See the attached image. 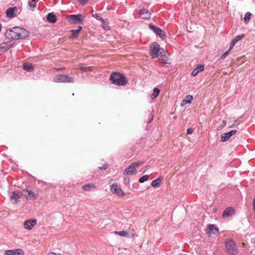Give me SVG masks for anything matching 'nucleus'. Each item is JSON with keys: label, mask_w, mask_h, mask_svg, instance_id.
I'll return each mask as SVG.
<instances>
[{"label": "nucleus", "mask_w": 255, "mask_h": 255, "mask_svg": "<svg viewBox=\"0 0 255 255\" xmlns=\"http://www.w3.org/2000/svg\"><path fill=\"white\" fill-rule=\"evenodd\" d=\"M35 1L32 2V1H30L29 0L28 1V6L31 10H33L34 8L35 7Z\"/></svg>", "instance_id": "obj_31"}, {"label": "nucleus", "mask_w": 255, "mask_h": 255, "mask_svg": "<svg viewBox=\"0 0 255 255\" xmlns=\"http://www.w3.org/2000/svg\"><path fill=\"white\" fill-rule=\"evenodd\" d=\"M235 213V209L233 207L227 208L223 213V217H228L232 215H233Z\"/></svg>", "instance_id": "obj_15"}, {"label": "nucleus", "mask_w": 255, "mask_h": 255, "mask_svg": "<svg viewBox=\"0 0 255 255\" xmlns=\"http://www.w3.org/2000/svg\"><path fill=\"white\" fill-rule=\"evenodd\" d=\"M16 196H17V199L18 198V197H19L20 196L19 194L17 191Z\"/></svg>", "instance_id": "obj_49"}, {"label": "nucleus", "mask_w": 255, "mask_h": 255, "mask_svg": "<svg viewBox=\"0 0 255 255\" xmlns=\"http://www.w3.org/2000/svg\"><path fill=\"white\" fill-rule=\"evenodd\" d=\"M239 124V122H238V120H236L234 124H233V125H237Z\"/></svg>", "instance_id": "obj_47"}, {"label": "nucleus", "mask_w": 255, "mask_h": 255, "mask_svg": "<svg viewBox=\"0 0 255 255\" xmlns=\"http://www.w3.org/2000/svg\"><path fill=\"white\" fill-rule=\"evenodd\" d=\"M82 26H79L78 28L77 29H73L71 30V32H74L75 33L78 34V33L80 31V30L82 29Z\"/></svg>", "instance_id": "obj_37"}, {"label": "nucleus", "mask_w": 255, "mask_h": 255, "mask_svg": "<svg viewBox=\"0 0 255 255\" xmlns=\"http://www.w3.org/2000/svg\"><path fill=\"white\" fill-rule=\"evenodd\" d=\"M17 255H24V251L22 250L17 249Z\"/></svg>", "instance_id": "obj_39"}, {"label": "nucleus", "mask_w": 255, "mask_h": 255, "mask_svg": "<svg viewBox=\"0 0 255 255\" xmlns=\"http://www.w3.org/2000/svg\"><path fill=\"white\" fill-rule=\"evenodd\" d=\"M10 199L13 200V203L16 204V191H14L10 197Z\"/></svg>", "instance_id": "obj_36"}, {"label": "nucleus", "mask_w": 255, "mask_h": 255, "mask_svg": "<svg viewBox=\"0 0 255 255\" xmlns=\"http://www.w3.org/2000/svg\"><path fill=\"white\" fill-rule=\"evenodd\" d=\"M194 130L192 128H188L187 130V134H190L193 133Z\"/></svg>", "instance_id": "obj_42"}, {"label": "nucleus", "mask_w": 255, "mask_h": 255, "mask_svg": "<svg viewBox=\"0 0 255 255\" xmlns=\"http://www.w3.org/2000/svg\"><path fill=\"white\" fill-rule=\"evenodd\" d=\"M79 68L82 71H87L88 70H89L90 69V67H84L82 64H79Z\"/></svg>", "instance_id": "obj_34"}, {"label": "nucleus", "mask_w": 255, "mask_h": 255, "mask_svg": "<svg viewBox=\"0 0 255 255\" xmlns=\"http://www.w3.org/2000/svg\"><path fill=\"white\" fill-rule=\"evenodd\" d=\"M188 103L187 102V101L185 100V99L182 101V102H181V104H180V106H182V107H183L184 106H185L186 104H187Z\"/></svg>", "instance_id": "obj_44"}, {"label": "nucleus", "mask_w": 255, "mask_h": 255, "mask_svg": "<svg viewBox=\"0 0 255 255\" xmlns=\"http://www.w3.org/2000/svg\"><path fill=\"white\" fill-rule=\"evenodd\" d=\"M93 16L95 18H96L98 20H100L101 19L102 21H104L103 19H102L98 15V13H95V14H92Z\"/></svg>", "instance_id": "obj_40"}, {"label": "nucleus", "mask_w": 255, "mask_h": 255, "mask_svg": "<svg viewBox=\"0 0 255 255\" xmlns=\"http://www.w3.org/2000/svg\"><path fill=\"white\" fill-rule=\"evenodd\" d=\"M149 27L162 39H164L166 37V36L164 34L163 31L159 27H156L151 24L149 25Z\"/></svg>", "instance_id": "obj_8"}, {"label": "nucleus", "mask_w": 255, "mask_h": 255, "mask_svg": "<svg viewBox=\"0 0 255 255\" xmlns=\"http://www.w3.org/2000/svg\"><path fill=\"white\" fill-rule=\"evenodd\" d=\"M16 27H14L12 28H9L5 32V36L8 39H11L10 40L13 43V45L15 43V38H16Z\"/></svg>", "instance_id": "obj_5"}, {"label": "nucleus", "mask_w": 255, "mask_h": 255, "mask_svg": "<svg viewBox=\"0 0 255 255\" xmlns=\"http://www.w3.org/2000/svg\"><path fill=\"white\" fill-rule=\"evenodd\" d=\"M36 224V220L29 219L24 222L23 226L25 229L27 230H31Z\"/></svg>", "instance_id": "obj_12"}, {"label": "nucleus", "mask_w": 255, "mask_h": 255, "mask_svg": "<svg viewBox=\"0 0 255 255\" xmlns=\"http://www.w3.org/2000/svg\"><path fill=\"white\" fill-rule=\"evenodd\" d=\"M223 124H224V125H225L226 124V122L225 121H223Z\"/></svg>", "instance_id": "obj_51"}, {"label": "nucleus", "mask_w": 255, "mask_h": 255, "mask_svg": "<svg viewBox=\"0 0 255 255\" xmlns=\"http://www.w3.org/2000/svg\"><path fill=\"white\" fill-rule=\"evenodd\" d=\"M111 192L118 195L120 196H124L125 194L121 188L118 187V185L116 184H113L110 186Z\"/></svg>", "instance_id": "obj_13"}, {"label": "nucleus", "mask_w": 255, "mask_h": 255, "mask_svg": "<svg viewBox=\"0 0 255 255\" xmlns=\"http://www.w3.org/2000/svg\"><path fill=\"white\" fill-rule=\"evenodd\" d=\"M150 55L152 58H157L160 53H165L163 48H161L157 42L152 43L149 46Z\"/></svg>", "instance_id": "obj_2"}, {"label": "nucleus", "mask_w": 255, "mask_h": 255, "mask_svg": "<svg viewBox=\"0 0 255 255\" xmlns=\"http://www.w3.org/2000/svg\"><path fill=\"white\" fill-rule=\"evenodd\" d=\"M193 97L191 95H187L185 98V100L187 101L188 103H190L193 100Z\"/></svg>", "instance_id": "obj_35"}, {"label": "nucleus", "mask_w": 255, "mask_h": 255, "mask_svg": "<svg viewBox=\"0 0 255 255\" xmlns=\"http://www.w3.org/2000/svg\"><path fill=\"white\" fill-rule=\"evenodd\" d=\"M108 167V164L107 163H105L103 165L101 166H99V169L100 170L102 169H106Z\"/></svg>", "instance_id": "obj_41"}, {"label": "nucleus", "mask_w": 255, "mask_h": 255, "mask_svg": "<svg viewBox=\"0 0 255 255\" xmlns=\"http://www.w3.org/2000/svg\"><path fill=\"white\" fill-rule=\"evenodd\" d=\"M244 34H241L236 36L232 40L230 43V49H232L234 45L236 44V43L238 42L239 40H241L244 37Z\"/></svg>", "instance_id": "obj_20"}, {"label": "nucleus", "mask_w": 255, "mask_h": 255, "mask_svg": "<svg viewBox=\"0 0 255 255\" xmlns=\"http://www.w3.org/2000/svg\"><path fill=\"white\" fill-rule=\"evenodd\" d=\"M232 49H230V47H229V49L226 52H225L224 54H223L221 57H220V58L221 59H225L229 54V53L230 52L231 50H232Z\"/></svg>", "instance_id": "obj_33"}, {"label": "nucleus", "mask_w": 255, "mask_h": 255, "mask_svg": "<svg viewBox=\"0 0 255 255\" xmlns=\"http://www.w3.org/2000/svg\"><path fill=\"white\" fill-rule=\"evenodd\" d=\"M152 119H153V116H152V117H151V118H150V120H149V122H150L152 120Z\"/></svg>", "instance_id": "obj_50"}, {"label": "nucleus", "mask_w": 255, "mask_h": 255, "mask_svg": "<svg viewBox=\"0 0 255 255\" xmlns=\"http://www.w3.org/2000/svg\"><path fill=\"white\" fill-rule=\"evenodd\" d=\"M124 180H125V182H126L127 183H128V182L129 181V179L128 177H125Z\"/></svg>", "instance_id": "obj_46"}, {"label": "nucleus", "mask_w": 255, "mask_h": 255, "mask_svg": "<svg viewBox=\"0 0 255 255\" xmlns=\"http://www.w3.org/2000/svg\"><path fill=\"white\" fill-rule=\"evenodd\" d=\"M252 15V14L251 12H247L245 15L244 21L245 22H249L251 18Z\"/></svg>", "instance_id": "obj_28"}, {"label": "nucleus", "mask_w": 255, "mask_h": 255, "mask_svg": "<svg viewBox=\"0 0 255 255\" xmlns=\"http://www.w3.org/2000/svg\"><path fill=\"white\" fill-rule=\"evenodd\" d=\"M226 250L227 252L230 255H236L238 252V249L237 245L233 240L228 239L226 241Z\"/></svg>", "instance_id": "obj_3"}, {"label": "nucleus", "mask_w": 255, "mask_h": 255, "mask_svg": "<svg viewBox=\"0 0 255 255\" xmlns=\"http://www.w3.org/2000/svg\"><path fill=\"white\" fill-rule=\"evenodd\" d=\"M136 169L134 168V166L130 164L124 171L125 175H129L136 173Z\"/></svg>", "instance_id": "obj_16"}, {"label": "nucleus", "mask_w": 255, "mask_h": 255, "mask_svg": "<svg viewBox=\"0 0 255 255\" xmlns=\"http://www.w3.org/2000/svg\"><path fill=\"white\" fill-rule=\"evenodd\" d=\"M13 45L11 41L3 42L0 44V54L10 48Z\"/></svg>", "instance_id": "obj_11"}, {"label": "nucleus", "mask_w": 255, "mask_h": 255, "mask_svg": "<svg viewBox=\"0 0 255 255\" xmlns=\"http://www.w3.org/2000/svg\"><path fill=\"white\" fill-rule=\"evenodd\" d=\"M56 83H73L74 80L72 77L67 75L58 74L53 78V80Z\"/></svg>", "instance_id": "obj_4"}, {"label": "nucleus", "mask_w": 255, "mask_h": 255, "mask_svg": "<svg viewBox=\"0 0 255 255\" xmlns=\"http://www.w3.org/2000/svg\"><path fill=\"white\" fill-rule=\"evenodd\" d=\"M140 16L142 19L149 18L150 17V13L146 9L142 8L140 10Z\"/></svg>", "instance_id": "obj_18"}, {"label": "nucleus", "mask_w": 255, "mask_h": 255, "mask_svg": "<svg viewBox=\"0 0 255 255\" xmlns=\"http://www.w3.org/2000/svg\"><path fill=\"white\" fill-rule=\"evenodd\" d=\"M29 32L25 29L17 26V39H24L27 37Z\"/></svg>", "instance_id": "obj_7"}, {"label": "nucleus", "mask_w": 255, "mask_h": 255, "mask_svg": "<svg viewBox=\"0 0 255 255\" xmlns=\"http://www.w3.org/2000/svg\"><path fill=\"white\" fill-rule=\"evenodd\" d=\"M150 167V165H146L145 166V167H143L142 168V170H143V171H146V170H147L149 167Z\"/></svg>", "instance_id": "obj_45"}, {"label": "nucleus", "mask_w": 255, "mask_h": 255, "mask_svg": "<svg viewBox=\"0 0 255 255\" xmlns=\"http://www.w3.org/2000/svg\"><path fill=\"white\" fill-rule=\"evenodd\" d=\"M161 183V178H158L155 180L152 181L151 183V186L154 187H159Z\"/></svg>", "instance_id": "obj_26"}, {"label": "nucleus", "mask_w": 255, "mask_h": 255, "mask_svg": "<svg viewBox=\"0 0 255 255\" xmlns=\"http://www.w3.org/2000/svg\"><path fill=\"white\" fill-rule=\"evenodd\" d=\"M144 163V161H138V162H134L132 163L131 164L134 166V168L136 169V168L138 167L139 165L143 164Z\"/></svg>", "instance_id": "obj_30"}, {"label": "nucleus", "mask_w": 255, "mask_h": 255, "mask_svg": "<svg viewBox=\"0 0 255 255\" xmlns=\"http://www.w3.org/2000/svg\"><path fill=\"white\" fill-rule=\"evenodd\" d=\"M72 34L70 36V38H76L78 37V34L75 33L74 32H71Z\"/></svg>", "instance_id": "obj_38"}, {"label": "nucleus", "mask_w": 255, "mask_h": 255, "mask_svg": "<svg viewBox=\"0 0 255 255\" xmlns=\"http://www.w3.org/2000/svg\"><path fill=\"white\" fill-rule=\"evenodd\" d=\"M160 90L157 88H154L153 91V93L151 95V99L152 100L156 98L159 94Z\"/></svg>", "instance_id": "obj_27"}, {"label": "nucleus", "mask_w": 255, "mask_h": 255, "mask_svg": "<svg viewBox=\"0 0 255 255\" xmlns=\"http://www.w3.org/2000/svg\"><path fill=\"white\" fill-rule=\"evenodd\" d=\"M5 255H16V250H7L5 251Z\"/></svg>", "instance_id": "obj_32"}, {"label": "nucleus", "mask_w": 255, "mask_h": 255, "mask_svg": "<svg viewBox=\"0 0 255 255\" xmlns=\"http://www.w3.org/2000/svg\"><path fill=\"white\" fill-rule=\"evenodd\" d=\"M47 21L51 23H55L57 21L56 16L53 13H49L47 16Z\"/></svg>", "instance_id": "obj_21"}, {"label": "nucleus", "mask_w": 255, "mask_h": 255, "mask_svg": "<svg viewBox=\"0 0 255 255\" xmlns=\"http://www.w3.org/2000/svg\"><path fill=\"white\" fill-rule=\"evenodd\" d=\"M149 178L148 175H144L139 179V182L140 183H143L145 181H147Z\"/></svg>", "instance_id": "obj_29"}, {"label": "nucleus", "mask_w": 255, "mask_h": 255, "mask_svg": "<svg viewBox=\"0 0 255 255\" xmlns=\"http://www.w3.org/2000/svg\"><path fill=\"white\" fill-rule=\"evenodd\" d=\"M23 69L26 71L31 72L33 70V67L31 64L24 63L23 64Z\"/></svg>", "instance_id": "obj_25"}, {"label": "nucleus", "mask_w": 255, "mask_h": 255, "mask_svg": "<svg viewBox=\"0 0 255 255\" xmlns=\"http://www.w3.org/2000/svg\"><path fill=\"white\" fill-rule=\"evenodd\" d=\"M25 193L24 196L27 199L34 200L38 198V194L31 191L27 190Z\"/></svg>", "instance_id": "obj_17"}, {"label": "nucleus", "mask_w": 255, "mask_h": 255, "mask_svg": "<svg viewBox=\"0 0 255 255\" xmlns=\"http://www.w3.org/2000/svg\"><path fill=\"white\" fill-rule=\"evenodd\" d=\"M69 18L71 23H81L83 20V16L81 14L70 15Z\"/></svg>", "instance_id": "obj_6"}, {"label": "nucleus", "mask_w": 255, "mask_h": 255, "mask_svg": "<svg viewBox=\"0 0 255 255\" xmlns=\"http://www.w3.org/2000/svg\"><path fill=\"white\" fill-rule=\"evenodd\" d=\"M158 58V60L160 63H168V62H167V61L168 60V58L166 55V54H164V53H160L159 54Z\"/></svg>", "instance_id": "obj_22"}, {"label": "nucleus", "mask_w": 255, "mask_h": 255, "mask_svg": "<svg viewBox=\"0 0 255 255\" xmlns=\"http://www.w3.org/2000/svg\"><path fill=\"white\" fill-rule=\"evenodd\" d=\"M253 206H254V209L255 211V198L254 199V201H253Z\"/></svg>", "instance_id": "obj_48"}, {"label": "nucleus", "mask_w": 255, "mask_h": 255, "mask_svg": "<svg viewBox=\"0 0 255 255\" xmlns=\"http://www.w3.org/2000/svg\"><path fill=\"white\" fill-rule=\"evenodd\" d=\"M110 80L112 83L118 86H124L127 84L125 76L118 72L113 73L111 75Z\"/></svg>", "instance_id": "obj_1"}, {"label": "nucleus", "mask_w": 255, "mask_h": 255, "mask_svg": "<svg viewBox=\"0 0 255 255\" xmlns=\"http://www.w3.org/2000/svg\"><path fill=\"white\" fill-rule=\"evenodd\" d=\"M237 132V130L234 129L230 131L229 132L222 133L221 135V141L225 142L228 140L232 135H234Z\"/></svg>", "instance_id": "obj_10"}, {"label": "nucleus", "mask_w": 255, "mask_h": 255, "mask_svg": "<svg viewBox=\"0 0 255 255\" xmlns=\"http://www.w3.org/2000/svg\"><path fill=\"white\" fill-rule=\"evenodd\" d=\"M208 232L209 234H216L219 233L218 228L214 224H209L207 227Z\"/></svg>", "instance_id": "obj_14"}, {"label": "nucleus", "mask_w": 255, "mask_h": 255, "mask_svg": "<svg viewBox=\"0 0 255 255\" xmlns=\"http://www.w3.org/2000/svg\"><path fill=\"white\" fill-rule=\"evenodd\" d=\"M78 1L82 5L86 4L88 2V0H78Z\"/></svg>", "instance_id": "obj_43"}, {"label": "nucleus", "mask_w": 255, "mask_h": 255, "mask_svg": "<svg viewBox=\"0 0 255 255\" xmlns=\"http://www.w3.org/2000/svg\"><path fill=\"white\" fill-rule=\"evenodd\" d=\"M204 69V65H198L196 68H195L191 73L193 76H196L200 72L203 71Z\"/></svg>", "instance_id": "obj_19"}, {"label": "nucleus", "mask_w": 255, "mask_h": 255, "mask_svg": "<svg viewBox=\"0 0 255 255\" xmlns=\"http://www.w3.org/2000/svg\"><path fill=\"white\" fill-rule=\"evenodd\" d=\"M16 8L15 7H9L6 11V15L8 18H13L14 17V10Z\"/></svg>", "instance_id": "obj_23"}, {"label": "nucleus", "mask_w": 255, "mask_h": 255, "mask_svg": "<svg viewBox=\"0 0 255 255\" xmlns=\"http://www.w3.org/2000/svg\"><path fill=\"white\" fill-rule=\"evenodd\" d=\"M134 230L132 229L131 231H115L116 234L120 235L123 237H126L128 238H134V234L133 233Z\"/></svg>", "instance_id": "obj_9"}, {"label": "nucleus", "mask_w": 255, "mask_h": 255, "mask_svg": "<svg viewBox=\"0 0 255 255\" xmlns=\"http://www.w3.org/2000/svg\"><path fill=\"white\" fill-rule=\"evenodd\" d=\"M233 125L232 126H229V128H232L233 127Z\"/></svg>", "instance_id": "obj_52"}, {"label": "nucleus", "mask_w": 255, "mask_h": 255, "mask_svg": "<svg viewBox=\"0 0 255 255\" xmlns=\"http://www.w3.org/2000/svg\"><path fill=\"white\" fill-rule=\"evenodd\" d=\"M83 189L84 191H90L92 189L96 188V186L94 184H87L83 186Z\"/></svg>", "instance_id": "obj_24"}]
</instances>
